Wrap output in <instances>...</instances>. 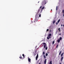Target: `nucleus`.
I'll use <instances>...</instances> for the list:
<instances>
[{"mask_svg": "<svg viewBox=\"0 0 64 64\" xmlns=\"http://www.w3.org/2000/svg\"><path fill=\"white\" fill-rule=\"evenodd\" d=\"M38 54H37L36 56V60H37V59H38Z\"/></svg>", "mask_w": 64, "mask_h": 64, "instance_id": "obj_4", "label": "nucleus"}, {"mask_svg": "<svg viewBox=\"0 0 64 64\" xmlns=\"http://www.w3.org/2000/svg\"><path fill=\"white\" fill-rule=\"evenodd\" d=\"M62 13L63 14H64V10H62Z\"/></svg>", "mask_w": 64, "mask_h": 64, "instance_id": "obj_23", "label": "nucleus"}, {"mask_svg": "<svg viewBox=\"0 0 64 64\" xmlns=\"http://www.w3.org/2000/svg\"><path fill=\"white\" fill-rule=\"evenodd\" d=\"M44 0V2H42V6H43V4H46V0Z\"/></svg>", "mask_w": 64, "mask_h": 64, "instance_id": "obj_2", "label": "nucleus"}, {"mask_svg": "<svg viewBox=\"0 0 64 64\" xmlns=\"http://www.w3.org/2000/svg\"><path fill=\"white\" fill-rule=\"evenodd\" d=\"M31 23H32V21H31Z\"/></svg>", "mask_w": 64, "mask_h": 64, "instance_id": "obj_42", "label": "nucleus"}, {"mask_svg": "<svg viewBox=\"0 0 64 64\" xmlns=\"http://www.w3.org/2000/svg\"><path fill=\"white\" fill-rule=\"evenodd\" d=\"M42 10H42V9H41V12H40V13H41V12H42Z\"/></svg>", "mask_w": 64, "mask_h": 64, "instance_id": "obj_32", "label": "nucleus"}, {"mask_svg": "<svg viewBox=\"0 0 64 64\" xmlns=\"http://www.w3.org/2000/svg\"><path fill=\"white\" fill-rule=\"evenodd\" d=\"M44 59H46V56H45L44 55Z\"/></svg>", "mask_w": 64, "mask_h": 64, "instance_id": "obj_19", "label": "nucleus"}, {"mask_svg": "<svg viewBox=\"0 0 64 64\" xmlns=\"http://www.w3.org/2000/svg\"><path fill=\"white\" fill-rule=\"evenodd\" d=\"M51 35H52L51 34H49L48 35V37L49 38H51V37H50V36H51Z\"/></svg>", "mask_w": 64, "mask_h": 64, "instance_id": "obj_5", "label": "nucleus"}, {"mask_svg": "<svg viewBox=\"0 0 64 64\" xmlns=\"http://www.w3.org/2000/svg\"><path fill=\"white\" fill-rule=\"evenodd\" d=\"M51 11H52V10H51Z\"/></svg>", "mask_w": 64, "mask_h": 64, "instance_id": "obj_45", "label": "nucleus"}, {"mask_svg": "<svg viewBox=\"0 0 64 64\" xmlns=\"http://www.w3.org/2000/svg\"><path fill=\"white\" fill-rule=\"evenodd\" d=\"M60 40H62V38L61 37H60V39H59Z\"/></svg>", "mask_w": 64, "mask_h": 64, "instance_id": "obj_15", "label": "nucleus"}, {"mask_svg": "<svg viewBox=\"0 0 64 64\" xmlns=\"http://www.w3.org/2000/svg\"><path fill=\"white\" fill-rule=\"evenodd\" d=\"M39 64H41L40 63V62Z\"/></svg>", "mask_w": 64, "mask_h": 64, "instance_id": "obj_41", "label": "nucleus"}, {"mask_svg": "<svg viewBox=\"0 0 64 64\" xmlns=\"http://www.w3.org/2000/svg\"><path fill=\"white\" fill-rule=\"evenodd\" d=\"M36 53V52H35V53Z\"/></svg>", "mask_w": 64, "mask_h": 64, "instance_id": "obj_43", "label": "nucleus"}, {"mask_svg": "<svg viewBox=\"0 0 64 64\" xmlns=\"http://www.w3.org/2000/svg\"><path fill=\"white\" fill-rule=\"evenodd\" d=\"M57 42L58 43L60 42V40H59V39L58 40H57Z\"/></svg>", "mask_w": 64, "mask_h": 64, "instance_id": "obj_9", "label": "nucleus"}, {"mask_svg": "<svg viewBox=\"0 0 64 64\" xmlns=\"http://www.w3.org/2000/svg\"><path fill=\"white\" fill-rule=\"evenodd\" d=\"M61 52H62V51H61L60 53H59V55H61Z\"/></svg>", "mask_w": 64, "mask_h": 64, "instance_id": "obj_17", "label": "nucleus"}, {"mask_svg": "<svg viewBox=\"0 0 64 64\" xmlns=\"http://www.w3.org/2000/svg\"><path fill=\"white\" fill-rule=\"evenodd\" d=\"M36 47H37V46H36Z\"/></svg>", "mask_w": 64, "mask_h": 64, "instance_id": "obj_37", "label": "nucleus"}, {"mask_svg": "<svg viewBox=\"0 0 64 64\" xmlns=\"http://www.w3.org/2000/svg\"><path fill=\"white\" fill-rule=\"evenodd\" d=\"M63 27H64V24L63 25Z\"/></svg>", "mask_w": 64, "mask_h": 64, "instance_id": "obj_36", "label": "nucleus"}, {"mask_svg": "<svg viewBox=\"0 0 64 64\" xmlns=\"http://www.w3.org/2000/svg\"><path fill=\"white\" fill-rule=\"evenodd\" d=\"M47 39H49V38L48 37H47Z\"/></svg>", "mask_w": 64, "mask_h": 64, "instance_id": "obj_31", "label": "nucleus"}, {"mask_svg": "<svg viewBox=\"0 0 64 64\" xmlns=\"http://www.w3.org/2000/svg\"><path fill=\"white\" fill-rule=\"evenodd\" d=\"M46 56H48V54L46 53Z\"/></svg>", "mask_w": 64, "mask_h": 64, "instance_id": "obj_22", "label": "nucleus"}, {"mask_svg": "<svg viewBox=\"0 0 64 64\" xmlns=\"http://www.w3.org/2000/svg\"><path fill=\"white\" fill-rule=\"evenodd\" d=\"M58 10V6L56 7V10Z\"/></svg>", "mask_w": 64, "mask_h": 64, "instance_id": "obj_20", "label": "nucleus"}, {"mask_svg": "<svg viewBox=\"0 0 64 64\" xmlns=\"http://www.w3.org/2000/svg\"><path fill=\"white\" fill-rule=\"evenodd\" d=\"M61 27H62V24H61Z\"/></svg>", "mask_w": 64, "mask_h": 64, "instance_id": "obj_35", "label": "nucleus"}, {"mask_svg": "<svg viewBox=\"0 0 64 64\" xmlns=\"http://www.w3.org/2000/svg\"><path fill=\"white\" fill-rule=\"evenodd\" d=\"M20 59H22V57H21V56H20Z\"/></svg>", "mask_w": 64, "mask_h": 64, "instance_id": "obj_25", "label": "nucleus"}, {"mask_svg": "<svg viewBox=\"0 0 64 64\" xmlns=\"http://www.w3.org/2000/svg\"><path fill=\"white\" fill-rule=\"evenodd\" d=\"M64 54V53L63 52L61 54V57H62L63 56V55Z\"/></svg>", "mask_w": 64, "mask_h": 64, "instance_id": "obj_10", "label": "nucleus"}, {"mask_svg": "<svg viewBox=\"0 0 64 64\" xmlns=\"http://www.w3.org/2000/svg\"><path fill=\"white\" fill-rule=\"evenodd\" d=\"M49 31V29H47V30H46V31Z\"/></svg>", "mask_w": 64, "mask_h": 64, "instance_id": "obj_30", "label": "nucleus"}, {"mask_svg": "<svg viewBox=\"0 0 64 64\" xmlns=\"http://www.w3.org/2000/svg\"><path fill=\"white\" fill-rule=\"evenodd\" d=\"M58 30H59V32H60V28H59V29H58Z\"/></svg>", "mask_w": 64, "mask_h": 64, "instance_id": "obj_21", "label": "nucleus"}, {"mask_svg": "<svg viewBox=\"0 0 64 64\" xmlns=\"http://www.w3.org/2000/svg\"><path fill=\"white\" fill-rule=\"evenodd\" d=\"M59 35H61V34H59Z\"/></svg>", "mask_w": 64, "mask_h": 64, "instance_id": "obj_38", "label": "nucleus"}, {"mask_svg": "<svg viewBox=\"0 0 64 64\" xmlns=\"http://www.w3.org/2000/svg\"><path fill=\"white\" fill-rule=\"evenodd\" d=\"M28 60L29 62H31V59L30 58H28Z\"/></svg>", "mask_w": 64, "mask_h": 64, "instance_id": "obj_8", "label": "nucleus"}, {"mask_svg": "<svg viewBox=\"0 0 64 64\" xmlns=\"http://www.w3.org/2000/svg\"><path fill=\"white\" fill-rule=\"evenodd\" d=\"M47 49H48V47L46 46V48H45L46 50H47Z\"/></svg>", "mask_w": 64, "mask_h": 64, "instance_id": "obj_16", "label": "nucleus"}, {"mask_svg": "<svg viewBox=\"0 0 64 64\" xmlns=\"http://www.w3.org/2000/svg\"><path fill=\"white\" fill-rule=\"evenodd\" d=\"M22 56H23V57H24L25 56H24V54H22Z\"/></svg>", "mask_w": 64, "mask_h": 64, "instance_id": "obj_28", "label": "nucleus"}, {"mask_svg": "<svg viewBox=\"0 0 64 64\" xmlns=\"http://www.w3.org/2000/svg\"><path fill=\"white\" fill-rule=\"evenodd\" d=\"M56 25H58V22H56Z\"/></svg>", "mask_w": 64, "mask_h": 64, "instance_id": "obj_33", "label": "nucleus"}, {"mask_svg": "<svg viewBox=\"0 0 64 64\" xmlns=\"http://www.w3.org/2000/svg\"><path fill=\"white\" fill-rule=\"evenodd\" d=\"M51 32V30H50V32Z\"/></svg>", "mask_w": 64, "mask_h": 64, "instance_id": "obj_40", "label": "nucleus"}, {"mask_svg": "<svg viewBox=\"0 0 64 64\" xmlns=\"http://www.w3.org/2000/svg\"><path fill=\"white\" fill-rule=\"evenodd\" d=\"M60 19L58 20V23H59L60 22Z\"/></svg>", "mask_w": 64, "mask_h": 64, "instance_id": "obj_11", "label": "nucleus"}, {"mask_svg": "<svg viewBox=\"0 0 64 64\" xmlns=\"http://www.w3.org/2000/svg\"><path fill=\"white\" fill-rule=\"evenodd\" d=\"M46 59H45L44 61V64H46Z\"/></svg>", "mask_w": 64, "mask_h": 64, "instance_id": "obj_6", "label": "nucleus"}, {"mask_svg": "<svg viewBox=\"0 0 64 64\" xmlns=\"http://www.w3.org/2000/svg\"><path fill=\"white\" fill-rule=\"evenodd\" d=\"M39 17H41V14H40L39 15Z\"/></svg>", "mask_w": 64, "mask_h": 64, "instance_id": "obj_27", "label": "nucleus"}, {"mask_svg": "<svg viewBox=\"0 0 64 64\" xmlns=\"http://www.w3.org/2000/svg\"><path fill=\"white\" fill-rule=\"evenodd\" d=\"M40 9H39L38 10V13H39V12H40Z\"/></svg>", "mask_w": 64, "mask_h": 64, "instance_id": "obj_12", "label": "nucleus"}, {"mask_svg": "<svg viewBox=\"0 0 64 64\" xmlns=\"http://www.w3.org/2000/svg\"><path fill=\"white\" fill-rule=\"evenodd\" d=\"M45 8V7L43 6L42 8V10H43Z\"/></svg>", "mask_w": 64, "mask_h": 64, "instance_id": "obj_13", "label": "nucleus"}, {"mask_svg": "<svg viewBox=\"0 0 64 64\" xmlns=\"http://www.w3.org/2000/svg\"><path fill=\"white\" fill-rule=\"evenodd\" d=\"M42 44H43L44 45V48H45V47H46V46H47V44H46V43H45V42H44L42 43Z\"/></svg>", "mask_w": 64, "mask_h": 64, "instance_id": "obj_3", "label": "nucleus"}, {"mask_svg": "<svg viewBox=\"0 0 64 64\" xmlns=\"http://www.w3.org/2000/svg\"><path fill=\"white\" fill-rule=\"evenodd\" d=\"M54 42H55V41H53L52 42V44H54Z\"/></svg>", "mask_w": 64, "mask_h": 64, "instance_id": "obj_24", "label": "nucleus"}, {"mask_svg": "<svg viewBox=\"0 0 64 64\" xmlns=\"http://www.w3.org/2000/svg\"><path fill=\"white\" fill-rule=\"evenodd\" d=\"M63 59V57H62L60 58V60L61 62L62 61Z\"/></svg>", "mask_w": 64, "mask_h": 64, "instance_id": "obj_7", "label": "nucleus"}, {"mask_svg": "<svg viewBox=\"0 0 64 64\" xmlns=\"http://www.w3.org/2000/svg\"><path fill=\"white\" fill-rule=\"evenodd\" d=\"M43 55H45V52H43Z\"/></svg>", "mask_w": 64, "mask_h": 64, "instance_id": "obj_26", "label": "nucleus"}, {"mask_svg": "<svg viewBox=\"0 0 64 64\" xmlns=\"http://www.w3.org/2000/svg\"><path fill=\"white\" fill-rule=\"evenodd\" d=\"M34 56H35V55H36V54H34Z\"/></svg>", "mask_w": 64, "mask_h": 64, "instance_id": "obj_39", "label": "nucleus"}, {"mask_svg": "<svg viewBox=\"0 0 64 64\" xmlns=\"http://www.w3.org/2000/svg\"><path fill=\"white\" fill-rule=\"evenodd\" d=\"M55 23V20H54L53 22V24H54Z\"/></svg>", "mask_w": 64, "mask_h": 64, "instance_id": "obj_18", "label": "nucleus"}, {"mask_svg": "<svg viewBox=\"0 0 64 64\" xmlns=\"http://www.w3.org/2000/svg\"><path fill=\"white\" fill-rule=\"evenodd\" d=\"M38 16V15L37 14H36L35 16V20L36 21H38V19H37V18Z\"/></svg>", "mask_w": 64, "mask_h": 64, "instance_id": "obj_1", "label": "nucleus"}, {"mask_svg": "<svg viewBox=\"0 0 64 64\" xmlns=\"http://www.w3.org/2000/svg\"><path fill=\"white\" fill-rule=\"evenodd\" d=\"M49 64H52V61H50V62Z\"/></svg>", "mask_w": 64, "mask_h": 64, "instance_id": "obj_14", "label": "nucleus"}, {"mask_svg": "<svg viewBox=\"0 0 64 64\" xmlns=\"http://www.w3.org/2000/svg\"><path fill=\"white\" fill-rule=\"evenodd\" d=\"M58 44L56 46V48H57V47H58Z\"/></svg>", "mask_w": 64, "mask_h": 64, "instance_id": "obj_29", "label": "nucleus"}, {"mask_svg": "<svg viewBox=\"0 0 64 64\" xmlns=\"http://www.w3.org/2000/svg\"><path fill=\"white\" fill-rule=\"evenodd\" d=\"M39 1L38 2V3H39Z\"/></svg>", "mask_w": 64, "mask_h": 64, "instance_id": "obj_44", "label": "nucleus"}, {"mask_svg": "<svg viewBox=\"0 0 64 64\" xmlns=\"http://www.w3.org/2000/svg\"><path fill=\"white\" fill-rule=\"evenodd\" d=\"M42 8V6H41L40 7V8Z\"/></svg>", "mask_w": 64, "mask_h": 64, "instance_id": "obj_34", "label": "nucleus"}]
</instances>
